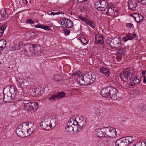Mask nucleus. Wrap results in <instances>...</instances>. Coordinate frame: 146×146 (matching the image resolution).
Instances as JSON below:
<instances>
[{
    "label": "nucleus",
    "mask_w": 146,
    "mask_h": 146,
    "mask_svg": "<svg viewBox=\"0 0 146 146\" xmlns=\"http://www.w3.org/2000/svg\"><path fill=\"white\" fill-rule=\"evenodd\" d=\"M101 64H102V63H100L98 67L100 72L102 74L109 77L110 74V69L106 66H102Z\"/></svg>",
    "instance_id": "nucleus-12"
},
{
    "label": "nucleus",
    "mask_w": 146,
    "mask_h": 146,
    "mask_svg": "<svg viewBox=\"0 0 146 146\" xmlns=\"http://www.w3.org/2000/svg\"><path fill=\"white\" fill-rule=\"evenodd\" d=\"M24 105V109L30 111H34L36 110L38 107V103L36 102H29L28 101H25Z\"/></svg>",
    "instance_id": "nucleus-7"
},
{
    "label": "nucleus",
    "mask_w": 146,
    "mask_h": 146,
    "mask_svg": "<svg viewBox=\"0 0 146 146\" xmlns=\"http://www.w3.org/2000/svg\"><path fill=\"white\" fill-rule=\"evenodd\" d=\"M24 123L25 124V125H23V126H28V127H30L31 126H33L34 125V123H33L31 122H27L25 123L24 122Z\"/></svg>",
    "instance_id": "nucleus-43"
},
{
    "label": "nucleus",
    "mask_w": 146,
    "mask_h": 146,
    "mask_svg": "<svg viewBox=\"0 0 146 146\" xmlns=\"http://www.w3.org/2000/svg\"><path fill=\"white\" fill-rule=\"evenodd\" d=\"M64 31L65 35H68L70 33V31L69 30H68L66 29H64Z\"/></svg>",
    "instance_id": "nucleus-49"
},
{
    "label": "nucleus",
    "mask_w": 146,
    "mask_h": 146,
    "mask_svg": "<svg viewBox=\"0 0 146 146\" xmlns=\"http://www.w3.org/2000/svg\"><path fill=\"white\" fill-rule=\"evenodd\" d=\"M2 50L0 48V52H1V51Z\"/></svg>",
    "instance_id": "nucleus-61"
},
{
    "label": "nucleus",
    "mask_w": 146,
    "mask_h": 146,
    "mask_svg": "<svg viewBox=\"0 0 146 146\" xmlns=\"http://www.w3.org/2000/svg\"><path fill=\"white\" fill-rule=\"evenodd\" d=\"M40 125L42 128L45 130H48L51 128L49 124L44 122L42 120L41 121V122L40 123Z\"/></svg>",
    "instance_id": "nucleus-27"
},
{
    "label": "nucleus",
    "mask_w": 146,
    "mask_h": 146,
    "mask_svg": "<svg viewBox=\"0 0 146 146\" xmlns=\"http://www.w3.org/2000/svg\"><path fill=\"white\" fill-rule=\"evenodd\" d=\"M56 99H58L57 96L56 94L53 95L51 96L48 98V100L51 102H52L53 100Z\"/></svg>",
    "instance_id": "nucleus-42"
},
{
    "label": "nucleus",
    "mask_w": 146,
    "mask_h": 146,
    "mask_svg": "<svg viewBox=\"0 0 146 146\" xmlns=\"http://www.w3.org/2000/svg\"><path fill=\"white\" fill-rule=\"evenodd\" d=\"M82 1H84L83 0H78V2L79 3H81Z\"/></svg>",
    "instance_id": "nucleus-56"
},
{
    "label": "nucleus",
    "mask_w": 146,
    "mask_h": 146,
    "mask_svg": "<svg viewBox=\"0 0 146 146\" xmlns=\"http://www.w3.org/2000/svg\"><path fill=\"white\" fill-rule=\"evenodd\" d=\"M17 84L19 88L22 89L25 88L28 85L27 81L23 78H19L17 80Z\"/></svg>",
    "instance_id": "nucleus-13"
},
{
    "label": "nucleus",
    "mask_w": 146,
    "mask_h": 146,
    "mask_svg": "<svg viewBox=\"0 0 146 146\" xmlns=\"http://www.w3.org/2000/svg\"><path fill=\"white\" fill-rule=\"evenodd\" d=\"M22 124V127L21 128L22 131L23 132V133H24V135L26 136H28L27 135V133H26L25 132H28L27 131L28 130L29 127H28V126H23V124Z\"/></svg>",
    "instance_id": "nucleus-35"
},
{
    "label": "nucleus",
    "mask_w": 146,
    "mask_h": 146,
    "mask_svg": "<svg viewBox=\"0 0 146 146\" xmlns=\"http://www.w3.org/2000/svg\"><path fill=\"white\" fill-rule=\"evenodd\" d=\"M48 15H55V13L52 12H50V11H49L48 12Z\"/></svg>",
    "instance_id": "nucleus-52"
},
{
    "label": "nucleus",
    "mask_w": 146,
    "mask_h": 146,
    "mask_svg": "<svg viewBox=\"0 0 146 146\" xmlns=\"http://www.w3.org/2000/svg\"><path fill=\"white\" fill-rule=\"evenodd\" d=\"M121 39L119 38H115L111 39L110 37H108L106 40V42L110 48L113 49L114 48H118L121 46Z\"/></svg>",
    "instance_id": "nucleus-3"
},
{
    "label": "nucleus",
    "mask_w": 146,
    "mask_h": 146,
    "mask_svg": "<svg viewBox=\"0 0 146 146\" xmlns=\"http://www.w3.org/2000/svg\"><path fill=\"white\" fill-rule=\"evenodd\" d=\"M95 43L97 44H101L103 42V37L100 35H95Z\"/></svg>",
    "instance_id": "nucleus-21"
},
{
    "label": "nucleus",
    "mask_w": 146,
    "mask_h": 146,
    "mask_svg": "<svg viewBox=\"0 0 146 146\" xmlns=\"http://www.w3.org/2000/svg\"><path fill=\"white\" fill-rule=\"evenodd\" d=\"M35 89L33 91V92H36L38 94H41L43 93L44 89L43 87L38 86V88H35Z\"/></svg>",
    "instance_id": "nucleus-29"
},
{
    "label": "nucleus",
    "mask_w": 146,
    "mask_h": 146,
    "mask_svg": "<svg viewBox=\"0 0 146 146\" xmlns=\"http://www.w3.org/2000/svg\"><path fill=\"white\" fill-rule=\"evenodd\" d=\"M50 120L49 123V126L51 128L53 127H55L58 123L57 120L56 118V117L53 115H50Z\"/></svg>",
    "instance_id": "nucleus-18"
},
{
    "label": "nucleus",
    "mask_w": 146,
    "mask_h": 146,
    "mask_svg": "<svg viewBox=\"0 0 146 146\" xmlns=\"http://www.w3.org/2000/svg\"><path fill=\"white\" fill-rule=\"evenodd\" d=\"M141 81V79L139 78H138L137 76H135L134 79L131 82L130 85L131 86H133L139 84Z\"/></svg>",
    "instance_id": "nucleus-24"
},
{
    "label": "nucleus",
    "mask_w": 146,
    "mask_h": 146,
    "mask_svg": "<svg viewBox=\"0 0 146 146\" xmlns=\"http://www.w3.org/2000/svg\"><path fill=\"white\" fill-rule=\"evenodd\" d=\"M135 16L133 17V18L135 20L137 23H140L141 22L143 18V16L137 13H135Z\"/></svg>",
    "instance_id": "nucleus-23"
},
{
    "label": "nucleus",
    "mask_w": 146,
    "mask_h": 146,
    "mask_svg": "<svg viewBox=\"0 0 146 146\" xmlns=\"http://www.w3.org/2000/svg\"><path fill=\"white\" fill-rule=\"evenodd\" d=\"M50 120V115L45 116L43 117L42 119L43 121L44 122L49 124Z\"/></svg>",
    "instance_id": "nucleus-32"
},
{
    "label": "nucleus",
    "mask_w": 146,
    "mask_h": 146,
    "mask_svg": "<svg viewBox=\"0 0 146 146\" xmlns=\"http://www.w3.org/2000/svg\"><path fill=\"white\" fill-rule=\"evenodd\" d=\"M35 27L36 28H40L45 30H48L50 29L49 26H45L43 25L40 24L35 25Z\"/></svg>",
    "instance_id": "nucleus-30"
},
{
    "label": "nucleus",
    "mask_w": 146,
    "mask_h": 146,
    "mask_svg": "<svg viewBox=\"0 0 146 146\" xmlns=\"http://www.w3.org/2000/svg\"><path fill=\"white\" fill-rule=\"evenodd\" d=\"M12 98L14 99V97L10 93L7 92V94L4 95L3 100L5 102H9L11 101Z\"/></svg>",
    "instance_id": "nucleus-20"
},
{
    "label": "nucleus",
    "mask_w": 146,
    "mask_h": 146,
    "mask_svg": "<svg viewBox=\"0 0 146 146\" xmlns=\"http://www.w3.org/2000/svg\"><path fill=\"white\" fill-rule=\"evenodd\" d=\"M116 59L117 61L119 62L121 60V58L119 57H116Z\"/></svg>",
    "instance_id": "nucleus-53"
},
{
    "label": "nucleus",
    "mask_w": 146,
    "mask_h": 146,
    "mask_svg": "<svg viewBox=\"0 0 146 146\" xmlns=\"http://www.w3.org/2000/svg\"><path fill=\"white\" fill-rule=\"evenodd\" d=\"M143 141H141L135 143L133 146H142Z\"/></svg>",
    "instance_id": "nucleus-44"
},
{
    "label": "nucleus",
    "mask_w": 146,
    "mask_h": 146,
    "mask_svg": "<svg viewBox=\"0 0 146 146\" xmlns=\"http://www.w3.org/2000/svg\"><path fill=\"white\" fill-rule=\"evenodd\" d=\"M82 119H83V120L85 121V120L84 119H85L86 120V119H85V117L82 116Z\"/></svg>",
    "instance_id": "nucleus-59"
},
{
    "label": "nucleus",
    "mask_w": 146,
    "mask_h": 146,
    "mask_svg": "<svg viewBox=\"0 0 146 146\" xmlns=\"http://www.w3.org/2000/svg\"><path fill=\"white\" fill-rule=\"evenodd\" d=\"M57 98L60 99L64 97L66 95V93L63 92H59L56 94Z\"/></svg>",
    "instance_id": "nucleus-40"
},
{
    "label": "nucleus",
    "mask_w": 146,
    "mask_h": 146,
    "mask_svg": "<svg viewBox=\"0 0 146 146\" xmlns=\"http://www.w3.org/2000/svg\"><path fill=\"white\" fill-rule=\"evenodd\" d=\"M79 18L82 21H84L85 23L87 20L85 17H83L82 16H80L79 17Z\"/></svg>",
    "instance_id": "nucleus-50"
},
{
    "label": "nucleus",
    "mask_w": 146,
    "mask_h": 146,
    "mask_svg": "<svg viewBox=\"0 0 146 146\" xmlns=\"http://www.w3.org/2000/svg\"><path fill=\"white\" fill-rule=\"evenodd\" d=\"M5 10L1 11H0V21H4L7 18Z\"/></svg>",
    "instance_id": "nucleus-26"
},
{
    "label": "nucleus",
    "mask_w": 146,
    "mask_h": 146,
    "mask_svg": "<svg viewBox=\"0 0 146 146\" xmlns=\"http://www.w3.org/2000/svg\"><path fill=\"white\" fill-rule=\"evenodd\" d=\"M96 146H104V145L102 141H99L96 143Z\"/></svg>",
    "instance_id": "nucleus-47"
},
{
    "label": "nucleus",
    "mask_w": 146,
    "mask_h": 146,
    "mask_svg": "<svg viewBox=\"0 0 146 146\" xmlns=\"http://www.w3.org/2000/svg\"><path fill=\"white\" fill-rule=\"evenodd\" d=\"M77 120V119L76 118ZM85 121L82 120V121H80V122H79L78 121H77V122H78V124L77 125V126H78V128L80 129H81L82 127L84 126V125H85L86 123V120L84 119Z\"/></svg>",
    "instance_id": "nucleus-33"
},
{
    "label": "nucleus",
    "mask_w": 146,
    "mask_h": 146,
    "mask_svg": "<svg viewBox=\"0 0 146 146\" xmlns=\"http://www.w3.org/2000/svg\"><path fill=\"white\" fill-rule=\"evenodd\" d=\"M132 25H133L130 23H128L126 24L127 27L130 28H131Z\"/></svg>",
    "instance_id": "nucleus-51"
},
{
    "label": "nucleus",
    "mask_w": 146,
    "mask_h": 146,
    "mask_svg": "<svg viewBox=\"0 0 146 146\" xmlns=\"http://www.w3.org/2000/svg\"><path fill=\"white\" fill-rule=\"evenodd\" d=\"M4 90H3V92L4 93Z\"/></svg>",
    "instance_id": "nucleus-62"
},
{
    "label": "nucleus",
    "mask_w": 146,
    "mask_h": 146,
    "mask_svg": "<svg viewBox=\"0 0 146 146\" xmlns=\"http://www.w3.org/2000/svg\"><path fill=\"white\" fill-rule=\"evenodd\" d=\"M96 132L97 136L99 137H105L104 132H103L101 129H97L96 130Z\"/></svg>",
    "instance_id": "nucleus-28"
},
{
    "label": "nucleus",
    "mask_w": 146,
    "mask_h": 146,
    "mask_svg": "<svg viewBox=\"0 0 146 146\" xmlns=\"http://www.w3.org/2000/svg\"><path fill=\"white\" fill-rule=\"evenodd\" d=\"M55 13V15L56 14L58 15L60 13L59 12H57V13Z\"/></svg>",
    "instance_id": "nucleus-60"
},
{
    "label": "nucleus",
    "mask_w": 146,
    "mask_h": 146,
    "mask_svg": "<svg viewBox=\"0 0 146 146\" xmlns=\"http://www.w3.org/2000/svg\"><path fill=\"white\" fill-rule=\"evenodd\" d=\"M27 36L29 37L30 39H33L36 36V34L35 32H30L27 34Z\"/></svg>",
    "instance_id": "nucleus-31"
},
{
    "label": "nucleus",
    "mask_w": 146,
    "mask_h": 146,
    "mask_svg": "<svg viewBox=\"0 0 146 146\" xmlns=\"http://www.w3.org/2000/svg\"><path fill=\"white\" fill-rule=\"evenodd\" d=\"M110 87L108 86L103 89L101 91V94L103 97H109L110 94Z\"/></svg>",
    "instance_id": "nucleus-16"
},
{
    "label": "nucleus",
    "mask_w": 146,
    "mask_h": 146,
    "mask_svg": "<svg viewBox=\"0 0 146 146\" xmlns=\"http://www.w3.org/2000/svg\"><path fill=\"white\" fill-rule=\"evenodd\" d=\"M86 23L87 25L90 26L92 28H94L95 26V25L94 24V22L90 20L87 19Z\"/></svg>",
    "instance_id": "nucleus-37"
},
{
    "label": "nucleus",
    "mask_w": 146,
    "mask_h": 146,
    "mask_svg": "<svg viewBox=\"0 0 146 146\" xmlns=\"http://www.w3.org/2000/svg\"><path fill=\"white\" fill-rule=\"evenodd\" d=\"M135 36V35L134 33H129L127 34L125 37H123V40L125 41H127L128 40H131Z\"/></svg>",
    "instance_id": "nucleus-25"
},
{
    "label": "nucleus",
    "mask_w": 146,
    "mask_h": 146,
    "mask_svg": "<svg viewBox=\"0 0 146 146\" xmlns=\"http://www.w3.org/2000/svg\"><path fill=\"white\" fill-rule=\"evenodd\" d=\"M24 3L26 4H27L28 2V1L27 0H25L24 1H23Z\"/></svg>",
    "instance_id": "nucleus-57"
},
{
    "label": "nucleus",
    "mask_w": 146,
    "mask_h": 146,
    "mask_svg": "<svg viewBox=\"0 0 146 146\" xmlns=\"http://www.w3.org/2000/svg\"><path fill=\"white\" fill-rule=\"evenodd\" d=\"M26 23L30 24H32L34 23V22L33 20L32 19H28L26 21Z\"/></svg>",
    "instance_id": "nucleus-48"
},
{
    "label": "nucleus",
    "mask_w": 146,
    "mask_h": 146,
    "mask_svg": "<svg viewBox=\"0 0 146 146\" xmlns=\"http://www.w3.org/2000/svg\"><path fill=\"white\" fill-rule=\"evenodd\" d=\"M78 123L76 118L74 117L71 118L66 126V132L70 133H73L74 131V128L75 126H77Z\"/></svg>",
    "instance_id": "nucleus-5"
},
{
    "label": "nucleus",
    "mask_w": 146,
    "mask_h": 146,
    "mask_svg": "<svg viewBox=\"0 0 146 146\" xmlns=\"http://www.w3.org/2000/svg\"><path fill=\"white\" fill-rule=\"evenodd\" d=\"M6 42L5 40L2 39L0 40V48L3 50L5 48Z\"/></svg>",
    "instance_id": "nucleus-34"
},
{
    "label": "nucleus",
    "mask_w": 146,
    "mask_h": 146,
    "mask_svg": "<svg viewBox=\"0 0 146 146\" xmlns=\"http://www.w3.org/2000/svg\"><path fill=\"white\" fill-rule=\"evenodd\" d=\"M20 96L17 98H15L14 99V104L13 105L17 107V110L21 109V108L24 106L25 104V101H26L24 100V98L20 97Z\"/></svg>",
    "instance_id": "nucleus-9"
},
{
    "label": "nucleus",
    "mask_w": 146,
    "mask_h": 146,
    "mask_svg": "<svg viewBox=\"0 0 146 146\" xmlns=\"http://www.w3.org/2000/svg\"><path fill=\"white\" fill-rule=\"evenodd\" d=\"M126 52V50L123 48H120L117 50V52L119 54H124Z\"/></svg>",
    "instance_id": "nucleus-41"
},
{
    "label": "nucleus",
    "mask_w": 146,
    "mask_h": 146,
    "mask_svg": "<svg viewBox=\"0 0 146 146\" xmlns=\"http://www.w3.org/2000/svg\"><path fill=\"white\" fill-rule=\"evenodd\" d=\"M80 41L81 42L83 43V44H86L87 41H86V40L85 38L84 37H82L80 39Z\"/></svg>",
    "instance_id": "nucleus-46"
},
{
    "label": "nucleus",
    "mask_w": 146,
    "mask_h": 146,
    "mask_svg": "<svg viewBox=\"0 0 146 146\" xmlns=\"http://www.w3.org/2000/svg\"><path fill=\"white\" fill-rule=\"evenodd\" d=\"M143 145L144 146H146V142H143Z\"/></svg>",
    "instance_id": "nucleus-58"
},
{
    "label": "nucleus",
    "mask_w": 146,
    "mask_h": 146,
    "mask_svg": "<svg viewBox=\"0 0 146 146\" xmlns=\"http://www.w3.org/2000/svg\"><path fill=\"white\" fill-rule=\"evenodd\" d=\"M110 95L109 97L113 100L116 99L117 98V90L116 89L114 88H113L110 87Z\"/></svg>",
    "instance_id": "nucleus-17"
},
{
    "label": "nucleus",
    "mask_w": 146,
    "mask_h": 146,
    "mask_svg": "<svg viewBox=\"0 0 146 146\" xmlns=\"http://www.w3.org/2000/svg\"><path fill=\"white\" fill-rule=\"evenodd\" d=\"M5 30V28L4 27H0V37L2 36L4 31Z\"/></svg>",
    "instance_id": "nucleus-45"
},
{
    "label": "nucleus",
    "mask_w": 146,
    "mask_h": 146,
    "mask_svg": "<svg viewBox=\"0 0 146 146\" xmlns=\"http://www.w3.org/2000/svg\"><path fill=\"white\" fill-rule=\"evenodd\" d=\"M30 48L31 51L32 50H33V54L32 55V56H36L38 55V52L36 50L37 48V46L36 45L33 44L30 46Z\"/></svg>",
    "instance_id": "nucleus-22"
},
{
    "label": "nucleus",
    "mask_w": 146,
    "mask_h": 146,
    "mask_svg": "<svg viewBox=\"0 0 146 146\" xmlns=\"http://www.w3.org/2000/svg\"><path fill=\"white\" fill-rule=\"evenodd\" d=\"M108 4L106 1L104 0H100L95 3V7L99 11H106Z\"/></svg>",
    "instance_id": "nucleus-8"
},
{
    "label": "nucleus",
    "mask_w": 146,
    "mask_h": 146,
    "mask_svg": "<svg viewBox=\"0 0 146 146\" xmlns=\"http://www.w3.org/2000/svg\"><path fill=\"white\" fill-rule=\"evenodd\" d=\"M143 81L145 83H146V77H144Z\"/></svg>",
    "instance_id": "nucleus-54"
},
{
    "label": "nucleus",
    "mask_w": 146,
    "mask_h": 146,
    "mask_svg": "<svg viewBox=\"0 0 146 146\" xmlns=\"http://www.w3.org/2000/svg\"><path fill=\"white\" fill-rule=\"evenodd\" d=\"M30 127H29L28 130L27 131L28 132H25L26 133H27V135L28 136L31 134L34 130V128L33 127V126H31Z\"/></svg>",
    "instance_id": "nucleus-36"
},
{
    "label": "nucleus",
    "mask_w": 146,
    "mask_h": 146,
    "mask_svg": "<svg viewBox=\"0 0 146 146\" xmlns=\"http://www.w3.org/2000/svg\"><path fill=\"white\" fill-rule=\"evenodd\" d=\"M23 44L21 42L18 43L17 44L15 45L13 48L15 50H18L22 47Z\"/></svg>",
    "instance_id": "nucleus-39"
},
{
    "label": "nucleus",
    "mask_w": 146,
    "mask_h": 146,
    "mask_svg": "<svg viewBox=\"0 0 146 146\" xmlns=\"http://www.w3.org/2000/svg\"><path fill=\"white\" fill-rule=\"evenodd\" d=\"M138 0H130L128 2V7L129 9L135 11L136 9Z\"/></svg>",
    "instance_id": "nucleus-14"
},
{
    "label": "nucleus",
    "mask_w": 146,
    "mask_h": 146,
    "mask_svg": "<svg viewBox=\"0 0 146 146\" xmlns=\"http://www.w3.org/2000/svg\"><path fill=\"white\" fill-rule=\"evenodd\" d=\"M104 135L105 137L110 138L115 137L117 135V132L115 128L111 127H104Z\"/></svg>",
    "instance_id": "nucleus-6"
},
{
    "label": "nucleus",
    "mask_w": 146,
    "mask_h": 146,
    "mask_svg": "<svg viewBox=\"0 0 146 146\" xmlns=\"http://www.w3.org/2000/svg\"><path fill=\"white\" fill-rule=\"evenodd\" d=\"M72 76H77L76 80L77 83L80 85H83L85 84H90L93 83L96 78V75L92 73L90 75L88 74H82L80 71H77L72 74Z\"/></svg>",
    "instance_id": "nucleus-1"
},
{
    "label": "nucleus",
    "mask_w": 146,
    "mask_h": 146,
    "mask_svg": "<svg viewBox=\"0 0 146 146\" xmlns=\"http://www.w3.org/2000/svg\"><path fill=\"white\" fill-rule=\"evenodd\" d=\"M119 9L115 7H108L106 9L107 14L111 16L117 17L118 15Z\"/></svg>",
    "instance_id": "nucleus-11"
},
{
    "label": "nucleus",
    "mask_w": 146,
    "mask_h": 146,
    "mask_svg": "<svg viewBox=\"0 0 146 146\" xmlns=\"http://www.w3.org/2000/svg\"><path fill=\"white\" fill-rule=\"evenodd\" d=\"M135 74L133 69L131 68L124 69L120 74L121 79L124 80L129 81L132 79Z\"/></svg>",
    "instance_id": "nucleus-2"
},
{
    "label": "nucleus",
    "mask_w": 146,
    "mask_h": 146,
    "mask_svg": "<svg viewBox=\"0 0 146 146\" xmlns=\"http://www.w3.org/2000/svg\"><path fill=\"white\" fill-rule=\"evenodd\" d=\"M62 78V76L60 74L54 75L52 78V80L56 81H58Z\"/></svg>",
    "instance_id": "nucleus-38"
},
{
    "label": "nucleus",
    "mask_w": 146,
    "mask_h": 146,
    "mask_svg": "<svg viewBox=\"0 0 146 146\" xmlns=\"http://www.w3.org/2000/svg\"><path fill=\"white\" fill-rule=\"evenodd\" d=\"M8 87H9L8 88L9 92L8 93L11 94L14 97V98L19 97V95L16 94L17 92V89L16 88L11 85H9Z\"/></svg>",
    "instance_id": "nucleus-15"
},
{
    "label": "nucleus",
    "mask_w": 146,
    "mask_h": 146,
    "mask_svg": "<svg viewBox=\"0 0 146 146\" xmlns=\"http://www.w3.org/2000/svg\"><path fill=\"white\" fill-rule=\"evenodd\" d=\"M24 54H27V50L26 49H25L24 50Z\"/></svg>",
    "instance_id": "nucleus-55"
},
{
    "label": "nucleus",
    "mask_w": 146,
    "mask_h": 146,
    "mask_svg": "<svg viewBox=\"0 0 146 146\" xmlns=\"http://www.w3.org/2000/svg\"><path fill=\"white\" fill-rule=\"evenodd\" d=\"M22 127V124H20L17 127L16 129V132L17 135L18 136L23 137H25V136L24 135L23 132L21 128Z\"/></svg>",
    "instance_id": "nucleus-19"
},
{
    "label": "nucleus",
    "mask_w": 146,
    "mask_h": 146,
    "mask_svg": "<svg viewBox=\"0 0 146 146\" xmlns=\"http://www.w3.org/2000/svg\"><path fill=\"white\" fill-rule=\"evenodd\" d=\"M133 141L131 136L124 137L117 139L115 142V146H127Z\"/></svg>",
    "instance_id": "nucleus-4"
},
{
    "label": "nucleus",
    "mask_w": 146,
    "mask_h": 146,
    "mask_svg": "<svg viewBox=\"0 0 146 146\" xmlns=\"http://www.w3.org/2000/svg\"><path fill=\"white\" fill-rule=\"evenodd\" d=\"M60 24L66 28H70L73 27L72 22L69 19L65 18H62L59 21Z\"/></svg>",
    "instance_id": "nucleus-10"
}]
</instances>
